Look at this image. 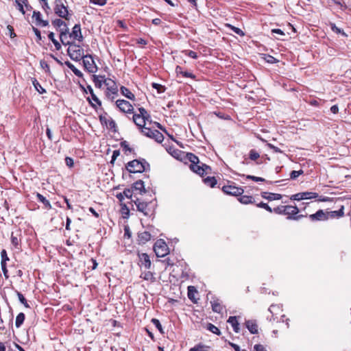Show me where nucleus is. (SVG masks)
I'll use <instances>...</instances> for the list:
<instances>
[{
	"mask_svg": "<svg viewBox=\"0 0 351 351\" xmlns=\"http://www.w3.org/2000/svg\"><path fill=\"white\" fill-rule=\"evenodd\" d=\"M304 173V171L300 169L299 171H292L290 173V178L292 180L296 179L299 176Z\"/></svg>",
	"mask_w": 351,
	"mask_h": 351,
	"instance_id": "nucleus-48",
	"label": "nucleus"
},
{
	"mask_svg": "<svg viewBox=\"0 0 351 351\" xmlns=\"http://www.w3.org/2000/svg\"><path fill=\"white\" fill-rule=\"evenodd\" d=\"M274 212L279 215H288V219L298 220L303 217V215L295 216L299 212V209L296 206H279L274 208Z\"/></svg>",
	"mask_w": 351,
	"mask_h": 351,
	"instance_id": "nucleus-3",
	"label": "nucleus"
},
{
	"mask_svg": "<svg viewBox=\"0 0 351 351\" xmlns=\"http://www.w3.org/2000/svg\"><path fill=\"white\" fill-rule=\"evenodd\" d=\"M227 322L229 323L233 328V330L236 333H239L241 331L240 324L238 322L237 316H230L227 320Z\"/></svg>",
	"mask_w": 351,
	"mask_h": 351,
	"instance_id": "nucleus-17",
	"label": "nucleus"
},
{
	"mask_svg": "<svg viewBox=\"0 0 351 351\" xmlns=\"http://www.w3.org/2000/svg\"><path fill=\"white\" fill-rule=\"evenodd\" d=\"M16 4L17 5L18 10L23 14H25V10L27 11H31L33 8L29 3L28 0H16Z\"/></svg>",
	"mask_w": 351,
	"mask_h": 351,
	"instance_id": "nucleus-13",
	"label": "nucleus"
},
{
	"mask_svg": "<svg viewBox=\"0 0 351 351\" xmlns=\"http://www.w3.org/2000/svg\"><path fill=\"white\" fill-rule=\"evenodd\" d=\"M196 289L193 286L188 287V297L191 300H193L194 293H196Z\"/></svg>",
	"mask_w": 351,
	"mask_h": 351,
	"instance_id": "nucleus-45",
	"label": "nucleus"
},
{
	"mask_svg": "<svg viewBox=\"0 0 351 351\" xmlns=\"http://www.w3.org/2000/svg\"><path fill=\"white\" fill-rule=\"evenodd\" d=\"M190 169L195 173L198 175L203 176H204V169L202 168V163H197L195 165H191Z\"/></svg>",
	"mask_w": 351,
	"mask_h": 351,
	"instance_id": "nucleus-28",
	"label": "nucleus"
},
{
	"mask_svg": "<svg viewBox=\"0 0 351 351\" xmlns=\"http://www.w3.org/2000/svg\"><path fill=\"white\" fill-rule=\"evenodd\" d=\"M59 37L61 43L64 45L75 43V41L81 42L83 39V36L82 35L80 25H75L71 32L69 31L68 34L63 32Z\"/></svg>",
	"mask_w": 351,
	"mask_h": 351,
	"instance_id": "nucleus-1",
	"label": "nucleus"
},
{
	"mask_svg": "<svg viewBox=\"0 0 351 351\" xmlns=\"http://www.w3.org/2000/svg\"><path fill=\"white\" fill-rule=\"evenodd\" d=\"M245 327L250 331L251 334H258V327L256 320L254 319H247L245 322Z\"/></svg>",
	"mask_w": 351,
	"mask_h": 351,
	"instance_id": "nucleus-16",
	"label": "nucleus"
},
{
	"mask_svg": "<svg viewBox=\"0 0 351 351\" xmlns=\"http://www.w3.org/2000/svg\"><path fill=\"white\" fill-rule=\"evenodd\" d=\"M132 189H134L135 191H138L140 194H143L146 192L144 182L141 180L135 182L133 184Z\"/></svg>",
	"mask_w": 351,
	"mask_h": 351,
	"instance_id": "nucleus-23",
	"label": "nucleus"
},
{
	"mask_svg": "<svg viewBox=\"0 0 351 351\" xmlns=\"http://www.w3.org/2000/svg\"><path fill=\"white\" fill-rule=\"evenodd\" d=\"M124 196L128 199H131L132 197V189H125L123 191Z\"/></svg>",
	"mask_w": 351,
	"mask_h": 351,
	"instance_id": "nucleus-61",
	"label": "nucleus"
},
{
	"mask_svg": "<svg viewBox=\"0 0 351 351\" xmlns=\"http://www.w3.org/2000/svg\"><path fill=\"white\" fill-rule=\"evenodd\" d=\"M154 250L158 257H164L169 252L167 243L162 239L156 241L154 245Z\"/></svg>",
	"mask_w": 351,
	"mask_h": 351,
	"instance_id": "nucleus-6",
	"label": "nucleus"
},
{
	"mask_svg": "<svg viewBox=\"0 0 351 351\" xmlns=\"http://www.w3.org/2000/svg\"><path fill=\"white\" fill-rule=\"evenodd\" d=\"M138 111H139V114H137L138 116L143 117L144 119H145L147 121L149 120L151 117L144 108H139Z\"/></svg>",
	"mask_w": 351,
	"mask_h": 351,
	"instance_id": "nucleus-40",
	"label": "nucleus"
},
{
	"mask_svg": "<svg viewBox=\"0 0 351 351\" xmlns=\"http://www.w3.org/2000/svg\"><path fill=\"white\" fill-rule=\"evenodd\" d=\"M117 107L123 112L131 113L133 112L132 105L124 99H118L115 102Z\"/></svg>",
	"mask_w": 351,
	"mask_h": 351,
	"instance_id": "nucleus-11",
	"label": "nucleus"
},
{
	"mask_svg": "<svg viewBox=\"0 0 351 351\" xmlns=\"http://www.w3.org/2000/svg\"><path fill=\"white\" fill-rule=\"evenodd\" d=\"M40 67L45 70V73H47L48 75L51 74L50 66L46 60H40Z\"/></svg>",
	"mask_w": 351,
	"mask_h": 351,
	"instance_id": "nucleus-37",
	"label": "nucleus"
},
{
	"mask_svg": "<svg viewBox=\"0 0 351 351\" xmlns=\"http://www.w3.org/2000/svg\"><path fill=\"white\" fill-rule=\"evenodd\" d=\"M64 64L73 72L76 76L80 77L83 76L82 73L78 70L71 62L69 61H66Z\"/></svg>",
	"mask_w": 351,
	"mask_h": 351,
	"instance_id": "nucleus-31",
	"label": "nucleus"
},
{
	"mask_svg": "<svg viewBox=\"0 0 351 351\" xmlns=\"http://www.w3.org/2000/svg\"><path fill=\"white\" fill-rule=\"evenodd\" d=\"M89 2L97 5L103 6L106 3V0H89Z\"/></svg>",
	"mask_w": 351,
	"mask_h": 351,
	"instance_id": "nucleus-56",
	"label": "nucleus"
},
{
	"mask_svg": "<svg viewBox=\"0 0 351 351\" xmlns=\"http://www.w3.org/2000/svg\"><path fill=\"white\" fill-rule=\"evenodd\" d=\"M331 29L333 32L337 34H342L343 35L347 36V35L341 30L340 28L337 27L335 24L332 25Z\"/></svg>",
	"mask_w": 351,
	"mask_h": 351,
	"instance_id": "nucleus-60",
	"label": "nucleus"
},
{
	"mask_svg": "<svg viewBox=\"0 0 351 351\" xmlns=\"http://www.w3.org/2000/svg\"><path fill=\"white\" fill-rule=\"evenodd\" d=\"M105 84L108 86V90L110 92L108 97H110L112 95L111 99H114L115 96L118 95V87L116 83L110 79H108V81H105Z\"/></svg>",
	"mask_w": 351,
	"mask_h": 351,
	"instance_id": "nucleus-12",
	"label": "nucleus"
},
{
	"mask_svg": "<svg viewBox=\"0 0 351 351\" xmlns=\"http://www.w3.org/2000/svg\"><path fill=\"white\" fill-rule=\"evenodd\" d=\"M21 234L12 232L11 234V243L16 249H19L21 246Z\"/></svg>",
	"mask_w": 351,
	"mask_h": 351,
	"instance_id": "nucleus-19",
	"label": "nucleus"
},
{
	"mask_svg": "<svg viewBox=\"0 0 351 351\" xmlns=\"http://www.w3.org/2000/svg\"><path fill=\"white\" fill-rule=\"evenodd\" d=\"M89 94L91 95L92 99L97 103L99 106L101 105V101L96 97V95L93 93V90L90 86H89Z\"/></svg>",
	"mask_w": 351,
	"mask_h": 351,
	"instance_id": "nucleus-50",
	"label": "nucleus"
},
{
	"mask_svg": "<svg viewBox=\"0 0 351 351\" xmlns=\"http://www.w3.org/2000/svg\"><path fill=\"white\" fill-rule=\"evenodd\" d=\"M208 347L202 344H198L191 348L189 351H206V348Z\"/></svg>",
	"mask_w": 351,
	"mask_h": 351,
	"instance_id": "nucleus-46",
	"label": "nucleus"
},
{
	"mask_svg": "<svg viewBox=\"0 0 351 351\" xmlns=\"http://www.w3.org/2000/svg\"><path fill=\"white\" fill-rule=\"evenodd\" d=\"M151 239V234L147 231H144L143 232L138 233V241L139 243L145 244L146 242L149 241Z\"/></svg>",
	"mask_w": 351,
	"mask_h": 351,
	"instance_id": "nucleus-21",
	"label": "nucleus"
},
{
	"mask_svg": "<svg viewBox=\"0 0 351 351\" xmlns=\"http://www.w3.org/2000/svg\"><path fill=\"white\" fill-rule=\"evenodd\" d=\"M254 351H267L265 347L261 344H256L254 346Z\"/></svg>",
	"mask_w": 351,
	"mask_h": 351,
	"instance_id": "nucleus-64",
	"label": "nucleus"
},
{
	"mask_svg": "<svg viewBox=\"0 0 351 351\" xmlns=\"http://www.w3.org/2000/svg\"><path fill=\"white\" fill-rule=\"evenodd\" d=\"M256 206L258 208H262L265 209L266 210L269 211V213H271L274 211V210L271 209V208L266 203L264 202H260L256 204Z\"/></svg>",
	"mask_w": 351,
	"mask_h": 351,
	"instance_id": "nucleus-49",
	"label": "nucleus"
},
{
	"mask_svg": "<svg viewBox=\"0 0 351 351\" xmlns=\"http://www.w3.org/2000/svg\"><path fill=\"white\" fill-rule=\"evenodd\" d=\"M32 84L34 86L35 89L40 93L43 94L46 93V90L43 86L40 85V84L38 82V81L36 78L32 79Z\"/></svg>",
	"mask_w": 351,
	"mask_h": 351,
	"instance_id": "nucleus-34",
	"label": "nucleus"
},
{
	"mask_svg": "<svg viewBox=\"0 0 351 351\" xmlns=\"http://www.w3.org/2000/svg\"><path fill=\"white\" fill-rule=\"evenodd\" d=\"M232 31L236 33L237 34L239 35V36H244V33L243 32L239 27H234V26H232Z\"/></svg>",
	"mask_w": 351,
	"mask_h": 351,
	"instance_id": "nucleus-63",
	"label": "nucleus"
},
{
	"mask_svg": "<svg viewBox=\"0 0 351 351\" xmlns=\"http://www.w3.org/2000/svg\"><path fill=\"white\" fill-rule=\"evenodd\" d=\"M66 23L62 19H56L53 21V24L57 28H62V25H64Z\"/></svg>",
	"mask_w": 351,
	"mask_h": 351,
	"instance_id": "nucleus-53",
	"label": "nucleus"
},
{
	"mask_svg": "<svg viewBox=\"0 0 351 351\" xmlns=\"http://www.w3.org/2000/svg\"><path fill=\"white\" fill-rule=\"evenodd\" d=\"M152 87L156 89L159 93H163L165 90V88L163 86L157 83H153Z\"/></svg>",
	"mask_w": 351,
	"mask_h": 351,
	"instance_id": "nucleus-52",
	"label": "nucleus"
},
{
	"mask_svg": "<svg viewBox=\"0 0 351 351\" xmlns=\"http://www.w3.org/2000/svg\"><path fill=\"white\" fill-rule=\"evenodd\" d=\"M141 132L146 136L154 139L157 143H162L164 140L163 134L157 130H152L147 127H143Z\"/></svg>",
	"mask_w": 351,
	"mask_h": 351,
	"instance_id": "nucleus-7",
	"label": "nucleus"
},
{
	"mask_svg": "<svg viewBox=\"0 0 351 351\" xmlns=\"http://www.w3.org/2000/svg\"><path fill=\"white\" fill-rule=\"evenodd\" d=\"M32 19H33V21L34 22V23L37 26L46 27L49 24L47 21L42 19L41 14L38 11H34L33 12Z\"/></svg>",
	"mask_w": 351,
	"mask_h": 351,
	"instance_id": "nucleus-14",
	"label": "nucleus"
},
{
	"mask_svg": "<svg viewBox=\"0 0 351 351\" xmlns=\"http://www.w3.org/2000/svg\"><path fill=\"white\" fill-rule=\"evenodd\" d=\"M203 182L206 185H207V186H210L211 188H213L217 184V180H216V178L215 177H213V176H212V177L208 176L207 178L203 179Z\"/></svg>",
	"mask_w": 351,
	"mask_h": 351,
	"instance_id": "nucleus-30",
	"label": "nucleus"
},
{
	"mask_svg": "<svg viewBox=\"0 0 351 351\" xmlns=\"http://www.w3.org/2000/svg\"><path fill=\"white\" fill-rule=\"evenodd\" d=\"M54 11L60 17L64 18L66 20H68L67 16L69 15V12L67 8L64 5L62 0L55 1Z\"/></svg>",
	"mask_w": 351,
	"mask_h": 351,
	"instance_id": "nucleus-8",
	"label": "nucleus"
},
{
	"mask_svg": "<svg viewBox=\"0 0 351 351\" xmlns=\"http://www.w3.org/2000/svg\"><path fill=\"white\" fill-rule=\"evenodd\" d=\"M344 207L342 206L338 210L328 211V216L329 218H339L344 215Z\"/></svg>",
	"mask_w": 351,
	"mask_h": 351,
	"instance_id": "nucleus-22",
	"label": "nucleus"
},
{
	"mask_svg": "<svg viewBox=\"0 0 351 351\" xmlns=\"http://www.w3.org/2000/svg\"><path fill=\"white\" fill-rule=\"evenodd\" d=\"M1 269L3 271V275H4L5 278L6 279H8L9 278V276H8V271L6 267V263H1Z\"/></svg>",
	"mask_w": 351,
	"mask_h": 351,
	"instance_id": "nucleus-59",
	"label": "nucleus"
},
{
	"mask_svg": "<svg viewBox=\"0 0 351 351\" xmlns=\"http://www.w3.org/2000/svg\"><path fill=\"white\" fill-rule=\"evenodd\" d=\"M48 38L54 45L56 50L58 51L61 49V44L55 38V34L53 32L48 34Z\"/></svg>",
	"mask_w": 351,
	"mask_h": 351,
	"instance_id": "nucleus-32",
	"label": "nucleus"
},
{
	"mask_svg": "<svg viewBox=\"0 0 351 351\" xmlns=\"http://www.w3.org/2000/svg\"><path fill=\"white\" fill-rule=\"evenodd\" d=\"M146 166L148 167L149 164L145 160L143 162L133 160L128 163L126 168L130 173H142L145 171Z\"/></svg>",
	"mask_w": 351,
	"mask_h": 351,
	"instance_id": "nucleus-5",
	"label": "nucleus"
},
{
	"mask_svg": "<svg viewBox=\"0 0 351 351\" xmlns=\"http://www.w3.org/2000/svg\"><path fill=\"white\" fill-rule=\"evenodd\" d=\"M210 304L212 306V309L214 312L218 313H221L223 307L217 299H213V300H211Z\"/></svg>",
	"mask_w": 351,
	"mask_h": 351,
	"instance_id": "nucleus-26",
	"label": "nucleus"
},
{
	"mask_svg": "<svg viewBox=\"0 0 351 351\" xmlns=\"http://www.w3.org/2000/svg\"><path fill=\"white\" fill-rule=\"evenodd\" d=\"M32 28H33V31H34V34H35V35L36 36V38H37L36 42H39L42 39L40 32L36 27H33Z\"/></svg>",
	"mask_w": 351,
	"mask_h": 351,
	"instance_id": "nucleus-58",
	"label": "nucleus"
},
{
	"mask_svg": "<svg viewBox=\"0 0 351 351\" xmlns=\"http://www.w3.org/2000/svg\"><path fill=\"white\" fill-rule=\"evenodd\" d=\"M309 218L311 221H324L328 219V211L319 210L315 213L310 215Z\"/></svg>",
	"mask_w": 351,
	"mask_h": 351,
	"instance_id": "nucleus-15",
	"label": "nucleus"
},
{
	"mask_svg": "<svg viewBox=\"0 0 351 351\" xmlns=\"http://www.w3.org/2000/svg\"><path fill=\"white\" fill-rule=\"evenodd\" d=\"M1 262L5 263L8 261H9V258L7 255V252L5 250H2L1 252Z\"/></svg>",
	"mask_w": 351,
	"mask_h": 351,
	"instance_id": "nucleus-54",
	"label": "nucleus"
},
{
	"mask_svg": "<svg viewBox=\"0 0 351 351\" xmlns=\"http://www.w3.org/2000/svg\"><path fill=\"white\" fill-rule=\"evenodd\" d=\"M246 179H248V180H252L254 182H265V180L261 177H257V176H250V175H247L245 176Z\"/></svg>",
	"mask_w": 351,
	"mask_h": 351,
	"instance_id": "nucleus-51",
	"label": "nucleus"
},
{
	"mask_svg": "<svg viewBox=\"0 0 351 351\" xmlns=\"http://www.w3.org/2000/svg\"><path fill=\"white\" fill-rule=\"evenodd\" d=\"M89 73H95L97 71L98 67L95 62V58L89 54Z\"/></svg>",
	"mask_w": 351,
	"mask_h": 351,
	"instance_id": "nucleus-29",
	"label": "nucleus"
},
{
	"mask_svg": "<svg viewBox=\"0 0 351 351\" xmlns=\"http://www.w3.org/2000/svg\"><path fill=\"white\" fill-rule=\"evenodd\" d=\"M68 45L67 52L69 57L75 61H80L82 60L84 69L88 70L87 63L85 60L88 56L84 55L83 48L80 45H77L75 43H70Z\"/></svg>",
	"mask_w": 351,
	"mask_h": 351,
	"instance_id": "nucleus-2",
	"label": "nucleus"
},
{
	"mask_svg": "<svg viewBox=\"0 0 351 351\" xmlns=\"http://www.w3.org/2000/svg\"><path fill=\"white\" fill-rule=\"evenodd\" d=\"M133 121L142 130L143 127H146V121H148L144 119L143 117L138 116L137 114H134L133 115Z\"/></svg>",
	"mask_w": 351,
	"mask_h": 351,
	"instance_id": "nucleus-18",
	"label": "nucleus"
},
{
	"mask_svg": "<svg viewBox=\"0 0 351 351\" xmlns=\"http://www.w3.org/2000/svg\"><path fill=\"white\" fill-rule=\"evenodd\" d=\"M36 197L38 201L42 202L44 205L45 208L49 210L51 208V205L48 199H47L43 195L39 193H36Z\"/></svg>",
	"mask_w": 351,
	"mask_h": 351,
	"instance_id": "nucleus-24",
	"label": "nucleus"
},
{
	"mask_svg": "<svg viewBox=\"0 0 351 351\" xmlns=\"http://www.w3.org/2000/svg\"><path fill=\"white\" fill-rule=\"evenodd\" d=\"M265 59L267 61V62L270 64H274L278 62V60L276 58L269 55H267Z\"/></svg>",
	"mask_w": 351,
	"mask_h": 351,
	"instance_id": "nucleus-57",
	"label": "nucleus"
},
{
	"mask_svg": "<svg viewBox=\"0 0 351 351\" xmlns=\"http://www.w3.org/2000/svg\"><path fill=\"white\" fill-rule=\"evenodd\" d=\"M120 91L121 93L128 99L133 101L135 99L134 95L128 88L122 86L120 88Z\"/></svg>",
	"mask_w": 351,
	"mask_h": 351,
	"instance_id": "nucleus-25",
	"label": "nucleus"
},
{
	"mask_svg": "<svg viewBox=\"0 0 351 351\" xmlns=\"http://www.w3.org/2000/svg\"><path fill=\"white\" fill-rule=\"evenodd\" d=\"M137 210L143 213L145 216L151 217L154 215L155 204L152 202H141L138 199L134 200Z\"/></svg>",
	"mask_w": 351,
	"mask_h": 351,
	"instance_id": "nucleus-4",
	"label": "nucleus"
},
{
	"mask_svg": "<svg viewBox=\"0 0 351 351\" xmlns=\"http://www.w3.org/2000/svg\"><path fill=\"white\" fill-rule=\"evenodd\" d=\"M65 163L69 167H73L74 165L73 160L71 157L65 158Z\"/></svg>",
	"mask_w": 351,
	"mask_h": 351,
	"instance_id": "nucleus-62",
	"label": "nucleus"
},
{
	"mask_svg": "<svg viewBox=\"0 0 351 351\" xmlns=\"http://www.w3.org/2000/svg\"><path fill=\"white\" fill-rule=\"evenodd\" d=\"M93 81L95 84V86L97 88H101L103 83H105V81H107L104 79V77L101 75H93Z\"/></svg>",
	"mask_w": 351,
	"mask_h": 351,
	"instance_id": "nucleus-27",
	"label": "nucleus"
},
{
	"mask_svg": "<svg viewBox=\"0 0 351 351\" xmlns=\"http://www.w3.org/2000/svg\"><path fill=\"white\" fill-rule=\"evenodd\" d=\"M108 124L106 125L108 129L109 130H113L114 131H116V127L117 124L115 121L111 118L110 119H108Z\"/></svg>",
	"mask_w": 351,
	"mask_h": 351,
	"instance_id": "nucleus-47",
	"label": "nucleus"
},
{
	"mask_svg": "<svg viewBox=\"0 0 351 351\" xmlns=\"http://www.w3.org/2000/svg\"><path fill=\"white\" fill-rule=\"evenodd\" d=\"M99 120L102 125H107L108 124V119H110L111 117H110L107 113L104 112L103 114H99Z\"/></svg>",
	"mask_w": 351,
	"mask_h": 351,
	"instance_id": "nucleus-41",
	"label": "nucleus"
},
{
	"mask_svg": "<svg viewBox=\"0 0 351 351\" xmlns=\"http://www.w3.org/2000/svg\"><path fill=\"white\" fill-rule=\"evenodd\" d=\"M222 191L224 193L233 196L241 195L244 192V190L241 187H237L233 185L223 186Z\"/></svg>",
	"mask_w": 351,
	"mask_h": 351,
	"instance_id": "nucleus-10",
	"label": "nucleus"
},
{
	"mask_svg": "<svg viewBox=\"0 0 351 351\" xmlns=\"http://www.w3.org/2000/svg\"><path fill=\"white\" fill-rule=\"evenodd\" d=\"M140 261L141 266H143L145 269H149L151 267V261L149 256L143 253L140 256Z\"/></svg>",
	"mask_w": 351,
	"mask_h": 351,
	"instance_id": "nucleus-20",
	"label": "nucleus"
},
{
	"mask_svg": "<svg viewBox=\"0 0 351 351\" xmlns=\"http://www.w3.org/2000/svg\"><path fill=\"white\" fill-rule=\"evenodd\" d=\"M206 329L217 335H221L219 329L211 323L207 324Z\"/></svg>",
	"mask_w": 351,
	"mask_h": 351,
	"instance_id": "nucleus-36",
	"label": "nucleus"
},
{
	"mask_svg": "<svg viewBox=\"0 0 351 351\" xmlns=\"http://www.w3.org/2000/svg\"><path fill=\"white\" fill-rule=\"evenodd\" d=\"M187 158L191 162V165H195L197 163H199L198 157L192 153L187 154Z\"/></svg>",
	"mask_w": 351,
	"mask_h": 351,
	"instance_id": "nucleus-38",
	"label": "nucleus"
},
{
	"mask_svg": "<svg viewBox=\"0 0 351 351\" xmlns=\"http://www.w3.org/2000/svg\"><path fill=\"white\" fill-rule=\"evenodd\" d=\"M282 198V195L278 193H269L268 194V197H266V199L269 201H273V200H279Z\"/></svg>",
	"mask_w": 351,
	"mask_h": 351,
	"instance_id": "nucleus-43",
	"label": "nucleus"
},
{
	"mask_svg": "<svg viewBox=\"0 0 351 351\" xmlns=\"http://www.w3.org/2000/svg\"><path fill=\"white\" fill-rule=\"evenodd\" d=\"M319 197L318 193L315 192H301L291 195V199L300 201L303 199H312Z\"/></svg>",
	"mask_w": 351,
	"mask_h": 351,
	"instance_id": "nucleus-9",
	"label": "nucleus"
},
{
	"mask_svg": "<svg viewBox=\"0 0 351 351\" xmlns=\"http://www.w3.org/2000/svg\"><path fill=\"white\" fill-rule=\"evenodd\" d=\"M25 318V315L23 313H20L17 315L15 320V326L16 328L21 327L24 322Z\"/></svg>",
	"mask_w": 351,
	"mask_h": 351,
	"instance_id": "nucleus-35",
	"label": "nucleus"
},
{
	"mask_svg": "<svg viewBox=\"0 0 351 351\" xmlns=\"http://www.w3.org/2000/svg\"><path fill=\"white\" fill-rule=\"evenodd\" d=\"M239 201L243 204H252L254 202V197L251 195H242L239 198Z\"/></svg>",
	"mask_w": 351,
	"mask_h": 351,
	"instance_id": "nucleus-33",
	"label": "nucleus"
},
{
	"mask_svg": "<svg viewBox=\"0 0 351 351\" xmlns=\"http://www.w3.org/2000/svg\"><path fill=\"white\" fill-rule=\"evenodd\" d=\"M260 157V154L255 149H251L249 152V158L253 161H256Z\"/></svg>",
	"mask_w": 351,
	"mask_h": 351,
	"instance_id": "nucleus-39",
	"label": "nucleus"
},
{
	"mask_svg": "<svg viewBox=\"0 0 351 351\" xmlns=\"http://www.w3.org/2000/svg\"><path fill=\"white\" fill-rule=\"evenodd\" d=\"M7 29L8 30V32H9V36L11 38H14L16 36V34L14 33V27L10 25H8L7 26Z\"/></svg>",
	"mask_w": 351,
	"mask_h": 351,
	"instance_id": "nucleus-55",
	"label": "nucleus"
},
{
	"mask_svg": "<svg viewBox=\"0 0 351 351\" xmlns=\"http://www.w3.org/2000/svg\"><path fill=\"white\" fill-rule=\"evenodd\" d=\"M152 323L156 326V328L160 331L161 334H164L163 328L160 321L158 319L153 318Z\"/></svg>",
	"mask_w": 351,
	"mask_h": 351,
	"instance_id": "nucleus-42",
	"label": "nucleus"
},
{
	"mask_svg": "<svg viewBox=\"0 0 351 351\" xmlns=\"http://www.w3.org/2000/svg\"><path fill=\"white\" fill-rule=\"evenodd\" d=\"M17 296L19 300V301L25 306L26 308H30L29 305L27 303V300L25 298L23 295L21 293L17 291Z\"/></svg>",
	"mask_w": 351,
	"mask_h": 351,
	"instance_id": "nucleus-44",
	"label": "nucleus"
}]
</instances>
